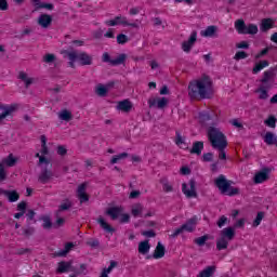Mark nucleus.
<instances>
[{
	"mask_svg": "<svg viewBox=\"0 0 277 277\" xmlns=\"http://www.w3.org/2000/svg\"><path fill=\"white\" fill-rule=\"evenodd\" d=\"M213 94V80L207 75L194 80L188 84V96L190 98H209Z\"/></svg>",
	"mask_w": 277,
	"mask_h": 277,
	"instance_id": "obj_1",
	"label": "nucleus"
},
{
	"mask_svg": "<svg viewBox=\"0 0 277 277\" xmlns=\"http://www.w3.org/2000/svg\"><path fill=\"white\" fill-rule=\"evenodd\" d=\"M274 77H276V69L271 68L263 74V78L260 80L262 83L256 92H260L259 98L260 101H267L269 98V94L267 93V90H272V83L271 81H274Z\"/></svg>",
	"mask_w": 277,
	"mask_h": 277,
	"instance_id": "obj_2",
	"label": "nucleus"
},
{
	"mask_svg": "<svg viewBox=\"0 0 277 277\" xmlns=\"http://www.w3.org/2000/svg\"><path fill=\"white\" fill-rule=\"evenodd\" d=\"M207 135L212 148H226V146H228L226 135H224L220 129L215 127H209Z\"/></svg>",
	"mask_w": 277,
	"mask_h": 277,
	"instance_id": "obj_3",
	"label": "nucleus"
},
{
	"mask_svg": "<svg viewBox=\"0 0 277 277\" xmlns=\"http://www.w3.org/2000/svg\"><path fill=\"white\" fill-rule=\"evenodd\" d=\"M214 185L224 196H238L239 194V188L230 186L233 185V181L227 180L224 174L219 175L214 180Z\"/></svg>",
	"mask_w": 277,
	"mask_h": 277,
	"instance_id": "obj_4",
	"label": "nucleus"
},
{
	"mask_svg": "<svg viewBox=\"0 0 277 277\" xmlns=\"http://www.w3.org/2000/svg\"><path fill=\"white\" fill-rule=\"evenodd\" d=\"M235 239V227H225L220 232L216 240V250H226L228 242Z\"/></svg>",
	"mask_w": 277,
	"mask_h": 277,
	"instance_id": "obj_5",
	"label": "nucleus"
},
{
	"mask_svg": "<svg viewBox=\"0 0 277 277\" xmlns=\"http://www.w3.org/2000/svg\"><path fill=\"white\" fill-rule=\"evenodd\" d=\"M102 62L110 64V66H120V64H124V62H127V54H119L116 58L111 60L109 53L105 52L102 56Z\"/></svg>",
	"mask_w": 277,
	"mask_h": 277,
	"instance_id": "obj_6",
	"label": "nucleus"
},
{
	"mask_svg": "<svg viewBox=\"0 0 277 277\" xmlns=\"http://www.w3.org/2000/svg\"><path fill=\"white\" fill-rule=\"evenodd\" d=\"M190 189L187 188V184H182V192L186 198H198V193L196 192V180L192 179L188 182Z\"/></svg>",
	"mask_w": 277,
	"mask_h": 277,
	"instance_id": "obj_7",
	"label": "nucleus"
},
{
	"mask_svg": "<svg viewBox=\"0 0 277 277\" xmlns=\"http://www.w3.org/2000/svg\"><path fill=\"white\" fill-rule=\"evenodd\" d=\"M0 109L2 110L0 114V124H2L3 120H5L8 116H12V114L18 109V106L16 104L8 106L0 103Z\"/></svg>",
	"mask_w": 277,
	"mask_h": 277,
	"instance_id": "obj_8",
	"label": "nucleus"
},
{
	"mask_svg": "<svg viewBox=\"0 0 277 277\" xmlns=\"http://www.w3.org/2000/svg\"><path fill=\"white\" fill-rule=\"evenodd\" d=\"M268 179H269V169L264 168L254 175L253 182L255 183V185H259L261 183H265V181H267Z\"/></svg>",
	"mask_w": 277,
	"mask_h": 277,
	"instance_id": "obj_9",
	"label": "nucleus"
},
{
	"mask_svg": "<svg viewBox=\"0 0 277 277\" xmlns=\"http://www.w3.org/2000/svg\"><path fill=\"white\" fill-rule=\"evenodd\" d=\"M93 60L92 55L87 52L77 53V61L80 63V66H92Z\"/></svg>",
	"mask_w": 277,
	"mask_h": 277,
	"instance_id": "obj_10",
	"label": "nucleus"
},
{
	"mask_svg": "<svg viewBox=\"0 0 277 277\" xmlns=\"http://www.w3.org/2000/svg\"><path fill=\"white\" fill-rule=\"evenodd\" d=\"M197 36H198V32L193 31L189 39L182 43V49L184 53H189V51H192V47L196 44Z\"/></svg>",
	"mask_w": 277,
	"mask_h": 277,
	"instance_id": "obj_11",
	"label": "nucleus"
},
{
	"mask_svg": "<svg viewBox=\"0 0 277 277\" xmlns=\"http://www.w3.org/2000/svg\"><path fill=\"white\" fill-rule=\"evenodd\" d=\"M198 225V216H193L192 219H188L186 223L182 225V228L186 233H194L196 230V226Z\"/></svg>",
	"mask_w": 277,
	"mask_h": 277,
	"instance_id": "obj_12",
	"label": "nucleus"
},
{
	"mask_svg": "<svg viewBox=\"0 0 277 277\" xmlns=\"http://www.w3.org/2000/svg\"><path fill=\"white\" fill-rule=\"evenodd\" d=\"M51 179H53V172L44 167L38 176L39 183L47 185Z\"/></svg>",
	"mask_w": 277,
	"mask_h": 277,
	"instance_id": "obj_13",
	"label": "nucleus"
},
{
	"mask_svg": "<svg viewBox=\"0 0 277 277\" xmlns=\"http://www.w3.org/2000/svg\"><path fill=\"white\" fill-rule=\"evenodd\" d=\"M149 107H157L158 109H163L168 106V98H149L148 100Z\"/></svg>",
	"mask_w": 277,
	"mask_h": 277,
	"instance_id": "obj_14",
	"label": "nucleus"
},
{
	"mask_svg": "<svg viewBox=\"0 0 277 277\" xmlns=\"http://www.w3.org/2000/svg\"><path fill=\"white\" fill-rule=\"evenodd\" d=\"M85 189H88L87 183L80 184L77 189V196L81 203L88 202L90 200V196L85 194Z\"/></svg>",
	"mask_w": 277,
	"mask_h": 277,
	"instance_id": "obj_15",
	"label": "nucleus"
},
{
	"mask_svg": "<svg viewBox=\"0 0 277 277\" xmlns=\"http://www.w3.org/2000/svg\"><path fill=\"white\" fill-rule=\"evenodd\" d=\"M0 194L2 196H5L9 202H17V200L21 198V195L16 190H5L3 188H0Z\"/></svg>",
	"mask_w": 277,
	"mask_h": 277,
	"instance_id": "obj_16",
	"label": "nucleus"
},
{
	"mask_svg": "<svg viewBox=\"0 0 277 277\" xmlns=\"http://www.w3.org/2000/svg\"><path fill=\"white\" fill-rule=\"evenodd\" d=\"M274 25H276V22L272 18H263L260 24V30L263 34H267L269 29H274Z\"/></svg>",
	"mask_w": 277,
	"mask_h": 277,
	"instance_id": "obj_17",
	"label": "nucleus"
},
{
	"mask_svg": "<svg viewBox=\"0 0 277 277\" xmlns=\"http://www.w3.org/2000/svg\"><path fill=\"white\" fill-rule=\"evenodd\" d=\"M53 23V16L49 14H41L38 18V25L47 29Z\"/></svg>",
	"mask_w": 277,
	"mask_h": 277,
	"instance_id": "obj_18",
	"label": "nucleus"
},
{
	"mask_svg": "<svg viewBox=\"0 0 277 277\" xmlns=\"http://www.w3.org/2000/svg\"><path fill=\"white\" fill-rule=\"evenodd\" d=\"M122 213V208L111 207L106 210V214L109 215L110 220H118Z\"/></svg>",
	"mask_w": 277,
	"mask_h": 277,
	"instance_id": "obj_19",
	"label": "nucleus"
},
{
	"mask_svg": "<svg viewBox=\"0 0 277 277\" xmlns=\"http://www.w3.org/2000/svg\"><path fill=\"white\" fill-rule=\"evenodd\" d=\"M205 149V142L196 141L193 143V147L190 149V155H202V150Z\"/></svg>",
	"mask_w": 277,
	"mask_h": 277,
	"instance_id": "obj_20",
	"label": "nucleus"
},
{
	"mask_svg": "<svg viewBox=\"0 0 277 277\" xmlns=\"http://www.w3.org/2000/svg\"><path fill=\"white\" fill-rule=\"evenodd\" d=\"M117 109H119V111H124L126 114H129V111L133 109V104H131V101L129 100H123L118 103Z\"/></svg>",
	"mask_w": 277,
	"mask_h": 277,
	"instance_id": "obj_21",
	"label": "nucleus"
},
{
	"mask_svg": "<svg viewBox=\"0 0 277 277\" xmlns=\"http://www.w3.org/2000/svg\"><path fill=\"white\" fill-rule=\"evenodd\" d=\"M264 142L267 146H277V136L274 132H266L264 136Z\"/></svg>",
	"mask_w": 277,
	"mask_h": 277,
	"instance_id": "obj_22",
	"label": "nucleus"
},
{
	"mask_svg": "<svg viewBox=\"0 0 277 277\" xmlns=\"http://www.w3.org/2000/svg\"><path fill=\"white\" fill-rule=\"evenodd\" d=\"M97 224H100L101 228L105 230L106 233H116V228L111 227L107 222H105V219L103 216H98Z\"/></svg>",
	"mask_w": 277,
	"mask_h": 277,
	"instance_id": "obj_23",
	"label": "nucleus"
},
{
	"mask_svg": "<svg viewBox=\"0 0 277 277\" xmlns=\"http://www.w3.org/2000/svg\"><path fill=\"white\" fill-rule=\"evenodd\" d=\"M163 256H166V247L161 242H158L157 247L155 249V252L153 254V258L154 259H163Z\"/></svg>",
	"mask_w": 277,
	"mask_h": 277,
	"instance_id": "obj_24",
	"label": "nucleus"
},
{
	"mask_svg": "<svg viewBox=\"0 0 277 277\" xmlns=\"http://www.w3.org/2000/svg\"><path fill=\"white\" fill-rule=\"evenodd\" d=\"M217 34V26H208L205 30H201L203 38H213Z\"/></svg>",
	"mask_w": 277,
	"mask_h": 277,
	"instance_id": "obj_25",
	"label": "nucleus"
},
{
	"mask_svg": "<svg viewBox=\"0 0 277 277\" xmlns=\"http://www.w3.org/2000/svg\"><path fill=\"white\" fill-rule=\"evenodd\" d=\"M75 248V243L72 242H67L65 243V248L63 250L54 252V256H66L68 252H70Z\"/></svg>",
	"mask_w": 277,
	"mask_h": 277,
	"instance_id": "obj_26",
	"label": "nucleus"
},
{
	"mask_svg": "<svg viewBox=\"0 0 277 277\" xmlns=\"http://www.w3.org/2000/svg\"><path fill=\"white\" fill-rule=\"evenodd\" d=\"M18 159L14 157L13 154H10L6 158L2 160V166H8V168H14Z\"/></svg>",
	"mask_w": 277,
	"mask_h": 277,
	"instance_id": "obj_27",
	"label": "nucleus"
},
{
	"mask_svg": "<svg viewBox=\"0 0 277 277\" xmlns=\"http://www.w3.org/2000/svg\"><path fill=\"white\" fill-rule=\"evenodd\" d=\"M72 265V262H60L58 263V267L56 269L57 274H66V272H68V269H70Z\"/></svg>",
	"mask_w": 277,
	"mask_h": 277,
	"instance_id": "obj_28",
	"label": "nucleus"
},
{
	"mask_svg": "<svg viewBox=\"0 0 277 277\" xmlns=\"http://www.w3.org/2000/svg\"><path fill=\"white\" fill-rule=\"evenodd\" d=\"M213 274H215V266H207L197 277H213Z\"/></svg>",
	"mask_w": 277,
	"mask_h": 277,
	"instance_id": "obj_29",
	"label": "nucleus"
},
{
	"mask_svg": "<svg viewBox=\"0 0 277 277\" xmlns=\"http://www.w3.org/2000/svg\"><path fill=\"white\" fill-rule=\"evenodd\" d=\"M247 25L246 22L243 19H237L235 22V29L238 31V34H246V29H247Z\"/></svg>",
	"mask_w": 277,
	"mask_h": 277,
	"instance_id": "obj_30",
	"label": "nucleus"
},
{
	"mask_svg": "<svg viewBox=\"0 0 277 277\" xmlns=\"http://www.w3.org/2000/svg\"><path fill=\"white\" fill-rule=\"evenodd\" d=\"M138 252L140 254H148V252H150V243H148V240L138 243Z\"/></svg>",
	"mask_w": 277,
	"mask_h": 277,
	"instance_id": "obj_31",
	"label": "nucleus"
},
{
	"mask_svg": "<svg viewBox=\"0 0 277 277\" xmlns=\"http://www.w3.org/2000/svg\"><path fill=\"white\" fill-rule=\"evenodd\" d=\"M41 221H43V228L44 230H51V228H53V222L51 221V216L49 215H43L40 217Z\"/></svg>",
	"mask_w": 277,
	"mask_h": 277,
	"instance_id": "obj_32",
	"label": "nucleus"
},
{
	"mask_svg": "<svg viewBox=\"0 0 277 277\" xmlns=\"http://www.w3.org/2000/svg\"><path fill=\"white\" fill-rule=\"evenodd\" d=\"M60 120H65V122H70L72 120V113L68 109H64L58 114Z\"/></svg>",
	"mask_w": 277,
	"mask_h": 277,
	"instance_id": "obj_33",
	"label": "nucleus"
},
{
	"mask_svg": "<svg viewBox=\"0 0 277 277\" xmlns=\"http://www.w3.org/2000/svg\"><path fill=\"white\" fill-rule=\"evenodd\" d=\"M142 211H144V207L141 203H136L132 207V215L133 217H142Z\"/></svg>",
	"mask_w": 277,
	"mask_h": 277,
	"instance_id": "obj_34",
	"label": "nucleus"
},
{
	"mask_svg": "<svg viewBox=\"0 0 277 277\" xmlns=\"http://www.w3.org/2000/svg\"><path fill=\"white\" fill-rule=\"evenodd\" d=\"M256 34H259V26L249 24L245 30V35L256 36Z\"/></svg>",
	"mask_w": 277,
	"mask_h": 277,
	"instance_id": "obj_35",
	"label": "nucleus"
},
{
	"mask_svg": "<svg viewBox=\"0 0 277 277\" xmlns=\"http://www.w3.org/2000/svg\"><path fill=\"white\" fill-rule=\"evenodd\" d=\"M269 66V62L267 61H261L259 64H256L254 67H253V75H256L259 72H261V70H263V68Z\"/></svg>",
	"mask_w": 277,
	"mask_h": 277,
	"instance_id": "obj_36",
	"label": "nucleus"
},
{
	"mask_svg": "<svg viewBox=\"0 0 277 277\" xmlns=\"http://www.w3.org/2000/svg\"><path fill=\"white\" fill-rule=\"evenodd\" d=\"M19 79L22 81H24L26 89L29 88V85H31V83H34V78L27 77V74L23 72V71L19 72Z\"/></svg>",
	"mask_w": 277,
	"mask_h": 277,
	"instance_id": "obj_37",
	"label": "nucleus"
},
{
	"mask_svg": "<svg viewBox=\"0 0 277 277\" xmlns=\"http://www.w3.org/2000/svg\"><path fill=\"white\" fill-rule=\"evenodd\" d=\"M72 208V201L69 199H65L64 202L58 207L57 213H62V211H68Z\"/></svg>",
	"mask_w": 277,
	"mask_h": 277,
	"instance_id": "obj_38",
	"label": "nucleus"
},
{
	"mask_svg": "<svg viewBox=\"0 0 277 277\" xmlns=\"http://www.w3.org/2000/svg\"><path fill=\"white\" fill-rule=\"evenodd\" d=\"M69 60L68 65L70 68H75V62L77 61V51L66 52Z\"/></svg>",
	"mask_w": 277,
	"mask_h": 277,
	"instance_id": "obj_39",
	"label": "nucleus"
},
{
	"mask_svg": "<svg viewBox=\"0 0 277 277\" xmlns=\"http://www.w3.org/2000/svg\"><path fill=\"white\" fill-rule=\"evenodd\" d=\"M55 5L53 3L38 2L36 3V10H54Z\"/></svg>",
	"mask_w": 277,
	"mask_h": 277,
	"instance_id": "obj_40",
	"label": "nucleus"
},
{
	"mask_svg": "<svg viewBox=\"0 0 277 277\" xmlns=\"http://www.w3.org/2000/svg\"><path fill=\"white\" fill-rule=\"evenodd\" d=\"M107 88L103 84H97L96 88H95V94H97V96H102V97H105L107 96Z\"/></svg>",
	"mask_w": 277,
	"mask_h": 277,
	"instance_id": "obj_41",
	"label": "nucleus"
},
{
	"mask_svg": "<svg viewBox=\"0 0 277 277\" xmlns=\"http://www.w3.org/2000/svg\"><path fill=\"white\" fill-rule=\"evenodd\" d=\"M118 265V262L110 261V265L107 268H104L100 277H109L107 274H111V269Z\"/></svg>",
	"mask_w": 277,
	"mask_h": 277,
	"instance_id": "obj_42",
	"label": "nucleus"
},
{
	"mask_svg": "<svg viewBox=\"0 0 277 277\" xmlns=\"http://www.w3.org/2000/svg\"><path fill=\"white\" fill-rule=\"evenodd\" d=\"M127 157H129L128 153H121V154L115 155L110 159V164L114 166L115 163H118V161H121V159H127Z\"/></svg>",
	"mask_w": 277,
	"mask_h": 277,
	"instance_id": "obj_43",
	"label": "nucleus"
},
{
	"mask_svg": "<svg viewBox=\"0 0 277 277\" xmlns=\"http://www.w3.org/2000/svg\"><path fill=\"white\" fill-rule=\"evenodd\" d=\"M276 122L277 118L274 115L268 116V118L264 120V124H266V127H269L271 129H276Z\"/></svg>",
	"mask_w": 277,
	"mask_h": 277,
	"instance_id": "obj_44",
	"label": "nucleus"
},
{
	"mask_svg": "<svg viewBox=\"0 0 277 277\" xmlns=\"http://www.w3.org/2000/svg\"><path fill=\"white\" fill-rule=\"evenodd\" d=\"M263 217H265V212H263V211L258 212V215H256L255 220L253 221L252 226L254 228H256V226H260L261 222H263Z\"/></svg>",
	"mask_w": 277,
	"mask_h": 277,
	"instance_id": "obj_45",
	"label": "nucleus"
},
{
	"mask_svg": "<svg viewBox=\"0 0 277 277\" xmlns=\"http://www.w3.org/2000/svg\"><path fill=\"white\" fill-rule=\"evenodd\" d=\"M175 144L176 146H186L185 144V136L181 135V132L176 131L175 132Z\"/></svg>",
	"mask_w": 277,
	"mask_h": 277,
	"instance_id": "obj_46",
	"label": "nucleus"
},
{
	"mask_svg": "<svg viewBox=\"0 0 277 277\" xmlns=\"http://www.w3.org/2000/svg\"><path fill=\"white\" fill-rule=\"evenodd\" d=\"M57 60V57L55 56V54H51L48 53L43 56V62L44 64H53V62H55Z\"/></svg>",
	"mask_w": 277,
	"mask_h": 277,
	"instance_id": "obj_47",
	"label": "nucleus"
},
{
	"mask_svg": "<svg viewBox=\"0 0 277 277\" xmlns=\"http://www.w3.org/2000/svg\"><path fill=\"white\" fill-rule=\"evenodd\" d=\"M207 241H209V235H203V236L195 239V243L199 247L205 246V243H207Z\"/></svg>",
	"mask_w": 277,
	"mask_h": 277,
	"instance_id": "obj_48",
	"label": "nucleus"
},
{
	"mask_svg": "<svg viewBox=\"0 0 277 277\" xmlns=\"http://www.w3.org/2000/svg\"><path fill=\"white\" fill-rule=\"evenodd\" d=\"M161 184H162L163 192H167V193L174 192V188L172 187L170 182H168V180H161Z\"/></svg>",
	"mask_w": 277,
	"mask_h": 277,
	"instance_id": "obj_49",
	"label": "nucleus"
},
{
	"mask_svg": "<svg viewBox=\"0 0 277 277\" xmlns=\"http://www.w3.org/2000/svg\"><path fill=\"white\" fill-rule=\"evenodd\" d=\"M35 157L39 159L38 166H42V163H45V166H49L51 163V161L47 157L40 156V153H37Z\"/></svg>",
	"mask_w": 277,
	"mask_h": 277,
	"instance_id": "obj_50",
	"label": "nucleus"
},
{
	"mask_svg": "<svg viewBox=\"0 0 277 277\" xmlns=\"http://www.w3.org/2000/svg\"><path fill=\"white\" fill-rule=\"evenodd\" d=\"M129 42V37L124 34H120L117 36V43L118 44H127Z\"/></svg>",
	"mask_w": 277,
	"mask_h": 277,
	"instance_id": "obj_51",
	"label": "nucleus"
},
{
	"mask_svg": "<svg viewBox=\"0 0 277 277\" xmlns=\"http://www.w3.org/2000/svg\"><path fill=\"white\" fill-rule=\"evenodd\" d=\"M226 224H228V217H226V215H222L216 222L219 228H223V226H226Z\"/></svg>",
	"mask_w": 277,
	"mask_h": 277,
	"instance_id": "obj_52",
	"label": "nucleus"
},
{
	"mask_svg": "<svg viewBox=\"0 0 277 277\" xmlns=\"http://www.w3.org/2000/svg\"><path fill=\"white\" fill-rule=\"evenodd\" d=\"M87 246H90V248H98L101 246V241L96 238H91L87 241Z\"/></svg>",
	"mask_w": 277,
	"mask_h": 277,
	"instance_id": "obj_53",
	"label": "nucleus"
},
{
	"mask_svg": "<svg viewBox=\"0 0 277 277\" xmlns=\"http://www.w3.org/2000/svg\"><path fill=\"white\" fill-rule=\"evenodd\" d=\"M216 150H219V159L222 161L226 160V147H214Z\"/></svg>",
	"mask_w": 277,
	"mask_h": 277,
	"instance_id": "obj_54",
	"label": "nucleus"
},
{
	"mask_svg": "<svg viewBox=\"0 0 277 277\" xmlns=\"http://www.w3.org/2000/svg\"><path fill=\"white\" fill-rule=\"evenodd\" d=\"M15 254H17L18 256H23V254H31V249L19 248V249H16Z\"/></svg>",
	"mask_w": 277,
	"mask_h": 277,
	"instance_id": "obj_55",
	"label": "nucleus"
},
{
	"mask_svg": "<svg viewBox=\"0 0 277 277\" xmlns=\"http://www.w3.org/2000/svg\"><path fill=\"white\" fill-rule=\"evenodd\" d=\"M17 211H19V213H27V201H21L17 205Z\"/></svg>",
	"mask_w": 277,
	"mask_h": 277,
	"instance_id": "obj_56",
	"label": "nucleus"
},
{
	"mask_svg": "<svg viewBox=\"0 0 277 277\" xmlns=\"http://www.w3.org/2000/svg\"><path fill=\"white\" fill-rule=\"evenodd\" d=\"M5 179H8V172L5 171V167L0 163V183L5 181Z\"/></svg>",
	"mask_w": 277,
	"mask_h": 277,
	"instance_id": "obj_57",
	"label": "nucleus"
},
{
	"mask_svg": "<svg viewBox=\"0 0 277 277\" xmlns=\"http://www.w3.org/2000/svg\"><path fill=\"white\" fill-rule=\"evenodd\" d=\"M64 224H66V220L64 217H58L56 220V222L53 224V228H55V229L62 228V226H64Z\"/></svg>",
	"mask_w": 277,
	"mask_h": 277,
	"instance_id": "obj_58",
	"label": "nucleus"
},
{
	"mask_svg": "<svg viewBox=\"0 0 277 277\" xmlns=\"http://www.w3.org/2000/svg\"><path fill=\"white\" fill-rule=\"evenodd\" d=\"M246 57H248V53L243 52V51H238L235 56L234 60H236L237 62H239V60H246Z\"/></svg>",
	"mask_w": 277,
	"mask_h": 277,
	"instance_id": "obj_59",
	"label": "nucleus"
},
{
	"mask_svg": "<svg viewBox=\"0 0 277 277\" xmlns=\"http://www.w3.org/2000/svg\"><path fill=\"white\" fill-rule=\"evenodd\" d=\"M35 233H36V228L34 227H27V228H24L23 230L24 237H31V235H34Z\"/></svg>",
	"mask_w": 277,
	"mask_h": 277,
	"instance_id": "obj_60",
	"label": "nucleus"
},
{
	"mask_svg": "<svg viewBox=\"0 0 277 277\" xmlns=\"http://www.w3.org/2000/svg\"><path fill=\"white\" fill-rule=\"evenodd\" d=\"M182 233H185V229L183 228V226L176 228V229L174 230V233L170 235V237H171L172 239H176V237H179V235H182Z\"/></svg>",
	"mask_w": 277,
	"mask_h": 277,
	"instance_id": "obj_61",
	"label": "nucleus"
},
{
	"mask_svg": "<svg viewBox=\"0 0 277 277\" xmlns=\"http://www.w3.org/2000/svg\"><path fill=\"white\" fill-rule=\"evenodd\" d=\"M87 271H88V265L87 264H81L80 265V271L76 272L74 275L81 276V274H83L85 276V274H88Z\"/></svg>",
	"mask_w": 277,
	"mask_h": 277,
	"instance_id": "obj_62",
	"label": "nucleus"
},
{
	"mask_svg": "<svg viewBox=\"0 0 277 277\" xmlns=\"http://www.w3.org/2000/svg\"><path fill=\"white\" fill-rule=\"evenodd\" d=\"M119 222L120 224H129V222H131V215L122 214Z\"/></svg>",
	"mask_w": 277,
	"mask_h": 277,
	"instance_id": "obj_63",
	"label": "nucleus"
},
{
	"mask_svg": "<svg viewBox=\"0 0 277 277\" xmlns=\"http://www.w3.org/2000/svg\"><path fill=\"white\" fill-rule=\"evenodd\" d=\"M202 161L206 163L209 161H213V153H206L202 155Z\"/></svg>",
	"mask_w": 277,
	"mask_h": 277,
	"instance_id": "obj_64",
	"label": "nucleus"
}]
</instances>
